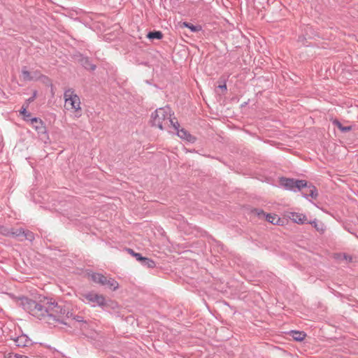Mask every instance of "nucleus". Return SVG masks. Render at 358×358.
<instances>
[{
    "label": "nucleus",
    "instance_id": "obj_1",
    "mask_svg": "<svg viewBox=\"0 0 358 358\" xmlns=\"http://www.w3.org/2000/svg\"><path fill=\"white\" fill-rule=\"evenodd\" d=\"M151 122L153 126L162 130L169 127L177 129L178 127L180 126L174 117V113L168 106L159 108L152 113Z\"/></svg>",
    "mask_w": 358,
    "mask_h": 358
},
{
    "label": "nucleus",
    "instance_id": "obj_2",
    "mask_svg": "<svg viewBox=\"0 0 358 358\" xmlns=\"http://www.w3.org/2000/svg\"><path fill=\"white\" fill-rule=\"evenodd\" d=\"M20 301V303L23 306L24 309L27 310L33 316L39 319L46 317V304L43 303V297L39 300L38 303H36L26 297L21 298Z\"/></svg>",
    "mask_w": 358,
    "mask_h": 358
},
{
    "label": "nucleus",
    "instance_id": "obj_3",
    "mask_svg": "<svg viewBox=\"0 0 358 358\" xmlns=\"http://www.w3.org/2000/svg\"><path fill=\"white\" fill-rule=\"evenodd\" d=\"M64 106L65 108L75 113L76 117H79L81 115V102L80 97L75 92L69 89L64 92Z\"/></svg>",
    "mask_w": 358,
    "mask_h": 358
},
{
    "label": "nucleus",
    "instance_id": "obj_4",
    "mask_svg": "<svg viewBox=\"0 0 358 358\" xmlns=\"http://www.w3.org/2000/svg\"><path fill=\"white\" fill-rule=\"evenodd\" d=\"M80 300L92 307L105 308L108 306L106 296L94 291L85 292L80 294Z\"/></svg>",
    "mask_w": 358,
    "mask_h": 358
},
{
    "label": "nucleus",
    "instance_id": "obj_5",
    "mask_svg": "<svg viewBox=\"0 0 358 358\" xmlns=\"http://www.w3.org/2000/svg\"><path fill=\"white\" fill-rule=\"evenodd\" d=\"M43 303L46 304L45 310H47V315L48 322L52 321L59 320L60 318L65 314V310L61 306H58L55 301L51 299L43 297Z\"/></svg>",
    "mask_w": 358,
    "mask_h": 358
},
{
    "label": "nucleus",
    "instance_id": "obj_6",
    "mask_svg": "<svg viewBox=\"0 0 358 358\" xmlns=\"http://www.w3.org/2000/svg\"><path fill=\"white\" fill-rule=\"evenodd\" d=\"M288 217L294 222L299 224H303L308 222L306 215L300 213L292 212L288 215Z\"/></svg>",
    "mask_w": 358,
    "mask_h": 358
},
{
    "label": "nucleus",
    "instance_id": "obj_7",
    "mask_svg": "<svg viewBox=\"0 0 358 358\" xmlns=\"http://www.w3.org/2000/svg\"><path fill=\"white\" fill-rule=\"evenodd\" d=\"M178 128H179V126ZM176 130L177 131V135L180 138L187 141L189 143H194L196 141V138L184 129H177Z\"/></svg>",
    "mask_w": 358,
    "mask_h": 358
},
{
    "label": "nucleus",
    "instance_id": "obj_8",
    "mask_svg": "<svg viewBox=\"0 0 358 358\" xmlns=\"http://www.w3.org/2000/svg\"><path fill=\"white\" fill-rule=\"evenodd\" d=\"M89 278L94 282L103 285L106 282V276L98 273H88Z\"/></svg>",
    "mask_w": 358,
    "mask_h": 358
},
{
    "label": "nucleus",
    "instance_id": "obj_9",
    "mask_svg": "<svg viewBox=\"0 0 358 358\" xmlns=\"http://www.w3.org/2000/svg\"><path fill=\"white\" fill-rule=\"evenodd\" d=\"M280 185L287 189L293 190L294 187V179L287 178H280L279 179Z\"/></svg>",
    "mask_w": 358,
    "mask_h": 358
},
{
    "label": "nucleus",
    "instance_id": "obj_10",
    "mask_svg": "<svg viewBox=\"0 0 358 358\" xmlns=\"http://www.w3.org/2000/svg\"><path fill=\"white\" fill-rule=\"evenodd\" d=\"M31 124L37 131H43L45 129L43 122L36 117L31 119Z\"/></svg>",
    "mask_w": 358,
    "mask_h": 358
},
{
    "label": "nucleus",
    "instance_id": "obj_11",
    "mask_svg": "<svg viewBox=\"0 0 358 358\" xmlns=\"http://www.w3.org/2000/svg\"><path fill=\"white\" fill-rule=\"evenodd\" d=\"M105 283L103 285L108 286L110 289L115 291L119 288V283L114 278L106 277Z\"/></svg>",
    "mask_w": 358,
    "mask_h": 358
},
{
    "label": "nucleus",
    "instance_id": "obj_12",
    "mask_svg": "<svg viewBox=\"0 0 358 358\" xmlns=\"http://www.w3.org/2000/svg\"><path fill=\"white\" fill-rule=\"evenodd\" d=\"M22 235L25 236L27 238L28 237V234H27L22 228H11L10 229V236L18 237V236H20Z\"/></svg>",
    "mask_w": 358,
    "mask_h": 358
},
{
    "label": "nucleus",
    "instance_id": "obj_13",
    "mask_svg": "<svg viewBox=\"0 0 358 358\" xmlns=\"http://www.w3.org/2000/svg\"><path fill=\"white\" fill-rule=\"evenodd\" d=\"M290 336L294 340L301 341L306 338V334L303 331H292L290 332Z\"/></svg>",
    "mask_w": 358,
    "mask_h": 358
},
{
    "label": "nucleus",
    "instance_id": "obj_14",
    "mask_svg": "<svg viewBox=\"0 0 358 358\" xmlns=\"http://www.w3.org/2000/svg\"><path fill=\"white\" fill-rule=\"evenodd\" d=\"M22 76L24 80H32L36 78L37 74L34 73L32 74L31 72L27 71L26 69H23L22 71Z\"/></svg>",
    "mask_w": 358,
    "mask_h": 358
},
{
    "label": "nucleus",
    "instance_id": "obj_15",
    "mask_svg": "<svg viewBox=\"0 0 358 358\" xmlns=\"http://www.w3.org/2000/svg\"><path fill=\"white\" fill-rule=\"evenodd\" d=\"M334 258L338 260H345L347 262H352V257L345 253H336L334 255Z\"/></svg>",
    "mask_w": 358,
    "mask_h": 358
},
{
    "label": "nucleus",
    "instance_id": "obj_16",
    "mask_svg": "<svg viewBox=\"0 0 358 358\" xmlns=\"http://www.w3.org/2000/svg\"><path fill=\"white\" fill-rule=\"evenodd\" d=\"M15 343L17 346H26L29 343V341L24 336H19L16 340Z\"/></svg>",
    "mask_w": 358,
    "mask_h": 358
},
{
    "label": "nucleus",
    "instance_id": "obj_17",
    "mask_svg": "<svg viewBox=\"0 0 358 358\" xmlns=\"http://www.w3.org/2000/svg\"><path fill=\"white\" fill-rule=\"evenodd\" d=\"M333 124L335 126H336L343 132H347L352 129L351 126L344 127L341 124V123L338 120H336L333 121Z\"/></svg>",
    "mask_w": 358,
    "mask_h": 358
},
{
    "label": "nucleus",
    "instance_id": "obj_18",
    "mask_svg": "<svg viewBox=\"0 0 358 358\" xmlns=\"http://www.w3.org/2000/svg\"><path fill=\"white\" fill-rule=\"evenodd\" d=\"M163 36V34L161 31H151L149 32L147 35V37L150 39H161Z\"/></svg>",
    "mask_w": 358,
    "mask_h": 358
},
{
    "label": "nucleus",
    "instance_id": "obj_19",
    "mask_svg": "<svg viewBox=\"0 0 358 358\" xmlns=\"http://www.w3.org/2000/svg\"><path fill=\"white\" fill-rule=\"evenodd\" d=\"M143 265L147 266L148 268H155L156 264L155 262L149 258L145 257L143 261L142 262Z\"/></svg>",
    "mask_w": 358,
    "mask_h": 358
},
{
    "label": "nucleus",
    "instance_id": "obj_20",
    "mask_svg": "<svg viewBox=\"0 0 358 358\" xmlns=\"http://www.w3.org/2000/svg\"><path fill=\"white\" fill-rule=\"evenodd\" d=\"M3 357L4 358H29L27 356L17 354V353H13V352L6 353L4 355Z\"/></svg>",
    "mask_w": 358,
    "mask_h": 358
},
{
    "label": "nucleus",
    "instance_id": "obj_21",
    "mask_svg": "<svg viewBox=\"0 0 358 358\" xmlns=\"http://www.w3.org/2000/svg\"><path fill=\"white\" fill-rule=\"evenodd\" d=\"M307 186V182L304 180H294V187L301 189Z\"/></svg>",
    "mask_w": 358,
    "mask_h": 358
},
{
    "label": "nucleus",
    "instance_id": "obj_22",
    "mask_svg": "<svg viewBox=\"0 0 358 358\" xmlns=\"http://www.w3.org/2000/svg\"><path fill=\"white\" fill-rule=\"evenodd\" d=\"M181 27H187L193 32L198 31L200 29L198 27L194 26L193 24H190L187 22H182Z\"/></svg>",
    "mask_w": 358,
    "mask_h": 358
},
{
    "label": "nucleus",
    "instance_id": "obj_23",
    "mask_svg": "<svg viewBox=\"0 0 358 358\" xmlns=\"http://www.w3.org/2000/svg\"><path fill=\"white\" fill-rule=\"evenodd\" d=\"M270 222L273 224H280L282 222L280 217L277 215H270Z\"/></svg>",
    "mask_w": 358,
    "mask_h": 358
},
{
    "label": "nucleus",
    "instance_id": "obj_24",
    "mask_svg": "<svg viewBox=\"0 0 358 358\" xmlns=\"http://www.w3.org/2000/svg\"><path fill=\"white\" fill-rule=\"evenodd\" d=\"M10 229L0 226V234L6 236H10Z\"/></svg>",
    "mask_w": 358,
    "mask_h": 358
},
{
    "label": "nucleus",
    "instance_id": "obj_25",
    "mask_svg": "<svg viewBox=\"0 0 358 358\" xmlns=\"http://www.w3.org/2000/svg\"><path fill=\"white\" fill-rule=\"evenodd\" d=\"M306 194H309L312 197H315L317 194L316 188L313 186L308 187V191Z\"/></svg>",
    "mask_w": 358,
    "mask_h": 358
},
{
    "label": "nucleus",
    "instance_id": "obj_26",
    "mask_svg": "<svg viewBox=\"0 0 358 358\" xmlns=\"http://www.w3.org/2000/svg\"><path fill=\"white\" fill-rule=\"evenodd\" d=\"M252 213L257 215V216H261V215H263V216H266V217H267L268 215H266L263 211L260 210H257V209H254L252 210Z\"/></svg>",
    "mask_w": 358,
    "mask_h": 358
},
{
    "label": "nucleus",
    "instance_id": "obj_27",
    "mask_svg": "<svg viewBox=\"0 0 358 358\" xmlns=\"http://www.w3.org/2000/svg\"><path fill=\"white\" fill-rule=\"evenodd\" d=\"M311 225H313L317 230L320 231V230H323L322 228H320L318 224H317V222L316 220H313V221H311L309 222Z\"/></svg>",
    "mask_w": 358,
    "mask_h": 358
},
{
    "label": "nucleus",
    "instance_id": "obj_28",
    "mask_svg": "<svg viewBox=\"0 0 358 358\" xmlns=\"http://www.w3.org/2000/svg\"><path fill=\"white\" fill-rule=\"evenodd\" d=\"M135 257H136V259L138 261L141 262V263H142V262L143 261V259H145V257H142V256L141 255V254H139V253H137L136 255H135Z\"/></svg>",
    "mask_w": 358,
    "mask_h": 358
},
{
    "label": "nucleus",
    "instance_id": "obj_29",
    "mask_svg": "<svg viewBox=\"0 0 358 358\" xmlns=\"http://www.w3.org/2000/svg\"><path fill=\"white\" fill-rule=\"evenodd\" d=\"M21 113L22 115H24L25 117H29L30 116L29 113H27L26 108H22V110H21Z\"/></svg>",
    "mask_w": 358,
    "mask_h": 358
},
{
    "label": "nucleus",
    "instance_id": "obj_30",
    "mask_svg": "<svg viewBox=\"0 0 358 358\" xmlns=\"http://www.w3.org/2000/svg\"><path fill=\"white\" fill-rule=\"evenodd\" d=\"M128 252L135 257V255L137 254V252H135L133 250L131 249H128Z\"/></svg>",
    "mask_w": 358,
    "mask_h": 358
},
{
    "label": "nucleus",
    "instance_id": "obj_31",
    "mask_svg": "<svg viewBox=\"0 0 358 358\" xmlns=\"http://www.w3.org/2000/svg\"><path fill=\"white\" fill-rule=\"evenodd\" d=\"M128 252L135 257V255L137 254V252H135L133 250L131 249H128Z\"/></svg>",
    "mask_w": 358,
    "mask_h": 358
},
{
    "label": "nucleus",
    "instance_id": "obj_32",
    "mask_svg": "<svg viewBox=\"0 0 358 358\" xmlns=\"http://www.w3.org/2000/svg\"><path fill=\"white\" fill-rule=\"evenodd\" d=\"M128 252L135 257V255L137 254V252H135L133 250L131 249H128Z\"/></svg>",
    "mask_w": 358,
    "mask_h": 358
},
{
    "label": "nucleus",
    "instance_id": "obj_33",
    "mask_svg": "<svg viewBox=\"0 0 358 358\" xmlns=\"http://www.w3.org/2000/svg\"><path fill=\"white\" fill-rule=\"evenodd\" d=\"M220 88L222 89V90H226L227 89V86L226 85H220L219 86Z\"/></svg>",
    "mask_w": 358,
    "mask_h": 358
}]
</instances>
